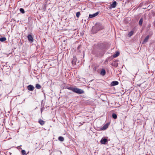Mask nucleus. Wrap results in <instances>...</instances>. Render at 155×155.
Listing matches in <instances>:
<instances>
[{
	"label": "nucleus",
	"instance_id": "5",
	"mask_svg": "<svg viewBox=\"0 0 155 155\" xmlns=\"http://www.w3.org/2000/svg\"><path fill=\"white\" fill-rule=\"evenodd\" d=\"M28 38L29 41L31 43L33 41V39L32 36L30 35H29L28 36Z\"/></svg>",
	"mask_w": 155,
	"mask_h": 155
},
{
	"label": "nucleus",
	"instance_id": "9",
	"mask_svg": "<svg viewBox=\"0 0 155 155\" xmlns=\"http://www.w3.org/2000/svg\"><path fill=\"white\" fill-rule=\"evenodd\" d=\"M106 73V72L105 70L104 69H102L101 71L100 74L101 75L103 76L105 75Z\"/></svg>",
	"mask_w": 155,
	"mask_h": 155
},
{
	"label": "nucleus",
	"instance_id": "6",
	"mask_svg": "<svg viewBox=\"0 0 155 155\" xmlns=\"http://www.w3.org/2000/svg\"><path fill=\"white\" fill-rule=\"evenodd\" d=\"M117 5V2L116 1H114L112 4L110 5V7L112 8H115Z\"/></svg>",
	"mask_w": 155,
	"mask_h": 155
},
{
	"label": "nucleus",
	"instance_id": "14",
	"mask_svg": "<svg viewBox=\"0 0 155 155\" xmlns=\"http://www.w3.org/2000/svg\"><path fill=\"white\" fill-rule=\"evenodd\" d=\"M119 52H117L115 54H114L113 55V57L114 58H116L118 56H119Z\"/></svg>",
	"mask_w": 155,
	"mask_h": 155
},
{
	"label": "nucleus",
	"instance_id": "15",
	"mask_svg": "<svg viewBox=\"0 0 155 155\" xmlns=\"http://www.w3.org/2000/svg\"><path fill=\"white\" fill-rule=\"evenodd\" d=\"M134 34V31H131L130 32H129V34H128V36L129 37L131 36Z\"/></svg>",
	"mask_w": 155,
	"mask_h": 155
},
{
	"label": "nucleus",
	"instance_id": "11",
	"mask_svg": "<svg viewBox=\"0 0 155 155\" xmlns=\"http://www.w3.org/2000/svg\"><path fill=\"white\" fill-rule=\"evenodd\" d=\"M39 123L41 125H42L45 124V121L41 119L39 120Z\"/></svg>",
	"mask_w": 155,
	"mask_h": 155
},
{
	"label": "nucleus",
	"instance_id": "7",
	"mask_svg": "<svg viewBox=\"0 0 155 155\" xmlns=\"http://www.w3.org/2000/svg\"><path fill=\"white\" fill-rule=\"evenodd\" d=\"M108 124H105L104 126L101 127V130H104L106 129L108 127Z\"/></svg>",
	"mask_w": 155,
	"mask_h": 155
},
{
	"label": "nucleus",
	"instance_id": "17",
	"mask_svg": "<svg viewBox=\"0 0 155 155\" xmlns=\"http://www.w3.org/2000/svg\"><path fill=\"white\" fill-rule=\"evenodd\" d=\"M143 19L142 18H141L140 19L139 21V25H142V23H143Z\"/></svg>",
	"mask_w": 155,
	"mask_h": 155
},
{
	"label": "nucleus",
	"instance_id": "21",
	"mask_svg": "<svg viewBox=\"0 0 155 155\" xmlns=\"http://www.w3.org/2000/svg\"><path fill=\"white\" fill-rule=\"evenodd\" d=\"M80 12H78L76 13V16L78 17V18L79 16H80Z\"/></svg>",
	"mask_w": 155,
	"mask_h": 155
},
{
	"label": "nucleus",
	"instance_id": "23",
	"mask_svg": "<svg viewBox=\"0 0 155 155\" xmlns=\"http://www.w3.org/2000/svg\"><path fill=\"white\" fill-rule=\"evenodd\" d=\"M65 40H64V42H65Z\"/></svg>",
	"mask_w": 155,
	"mask_h": 155
},
{
	"label": "nucleus",
	"instance_id": "18",
	"mask_svg": "<svg viewBox=\"0 0 155 155\" xmlns=\"http://www.w3.org/2000/svg\"><path fill=\"white\" fill-rule=\"evenodd\" d=\"M112 117L114 119H116L117 118V115L115 114H112Z\"/></svg>",
	"mask_w": 155,
	"mask_h": 155
},
{
	"label": "nucleus",
	"instance_id": "20",
	"mask_svg": "<svg viewBox=\"0 0 155 155\" xmlns=\"http://www.w3.org/2000/svg\"><path fill=\"white\" fill-rule=\"evenodd\" d=\"M21 153L23 155H24L26 154V151L24 150H21Z\"/></svg>",
	"mask_w": 155,
	"mask_h": 155
},
{
	"label": "nucleus",
	"instance_id": "4",
	"mask_svg": "<svg viewBox=\"0 0 155 155\" xmlns=\"http://www.w3.org/2000/svg\"><path fill=\"white\" fill-rule=\"evenodd\" d=\"M27 88L28 90L32 91L34 90L35 87L33 85L30 84L27 87Z\"/></svg>",
	"mask_w": 155,
	"mask_h": 155
},
{
	"label": "nucleus",
	"instance_id": "19",
	"mask_svg": "<svg viewBox=\"0 0 155 155\" xmlns=\"http://www.w3.org/2000/svg\"><path fill=\"white\" fill-rule=\"evenodd\" d=\"M20 11L22 13H25V11L24 9L22 8H21L20 9Z\"/></svg>",
	"mask_w": 155,
	"mask_h": 155
},
{
	"label": "nucleus",
	"instance_id": "16",
	"mask_svg": "<svg viewBox=\"0 0 155 155\" xmlns=\"http://www.w3.org/2000/svg\"><path fill=\"white\" fill-rule=\"evenodd\" d=\"M58 140L61 141H64V138L62 137H59L58 138Z\"/></svg>",
	"mask_w": 155,
	"mask_h": 155
},
{
	"label": "nucleus",
	"instance_id": "2",
	"mask_svg": "<svg viewBox=\"0 0 155 155\" xmlns=\"http://www.w3.org/2000/svg\"><path fill=\"white\" fill-rule=\"evenodd\" d=\"M107 142V140L105 138H102L101 140V143L104 144H105Z\"/></svg>",
	"mask_w": 155,
	"mask_h": 155
},
{
	"label": "nucleus",
	"instance_id": "12",
	"mask_svg": "<svg viewBox=\"0 0 155 155\" xmlns=\"http://www.w3.org/2000/svg\"><path fill=\"white\" fill-rule=\"evenodd\" d=\"M6 40V38L2 37L0 38V41L3 42L5 41Z\"/></svg>",
	"mask_w": 155,
	"mask_h": 155
},
{
	"label": "nucleus",
	"instance_id": "13",
	"mask_svg": "<svg viewBox=\"0 0 155 155\" xmlns=\"http://www.w3.org/2000/svg\"><path fill=\"white\" fill-rule=\"evenodd\" d=\"M35 87L38 89H40L41 87V85L38 84H36Z\"/></svg>",
	"mask_w": 155,
	"mask_h": 155
},
{
	"label": "nucleus",
	"instance_id": "10",
	"mask_svg": "<svg viewBox=\"0 0 155 155\" xmlns=\"http://www.w3.org/2000/svg\"><path fill=\"white\" fill-rule=\"evenodd\" d=\"M149 37L148 36H147V37H146L143 40V44H144V43L147 42L149 39Z\"/></svg>",
	"mask_w": 155,
	"mask_h": 155
},
{
	"label": "nucleus",
	"instance_id": "3",
	"mask_svg": "<svg viewBox=\"0 0 155 155\" xmlns=\"http://www.w3.org/2000/svg\"><path fill=\"white\" fill-rule=\"evenodd\" d=\"M99 13V12H97L96 13L93 14H90L89 15V18H92L94 17H95L97 16Z\"/></svg>",
	"mask_w": 155,
	"mask_h": 155
},
{
	"label": "nucleus",
	"instance_id": "8",
	"mask_svg": "<svg viewBox=\"0 0 155 155\" xmlns=\"http://www.w3.org/2000/svg\"><path fill=\"white\" fill-rule=\"evenodd\" d=\"M118 82L117 81H114L112 82L111 84L112 86L117 85L118 84Z\"/></svg>",
	"mask_w": 155,
	"mask_h": 155
},
{
	"label": "nucleus",
	"instance_id": "1",
	"mask_svg": "<svg viewBox=\"0 0 155 155\" xmlns=\"http://www.w3.org/2000/svg\"><path fill=\"white\" fill-rule=\"evenodd\" d=\"M68 89L73 92L79 94H82L84 93V91L83 90L78 88L77 87H68Z\"/></svg>",
	"mask_w": 155,
	"mask_h": 155
},
{
	"label": "nucleus",
	"instance_id": "22",
	"mask_svg": "<svg viewBox=\"0 0 155 155\" xmlns=\"http://www.w3.org/2000/svg\"><path fill=\"white\" fill-rule=\"evenodd\" d=\"M41 113H42V108H41Z\"/></svg>",
	"mask_w": 155,
	"mask_h": 155
}]
</instances>
